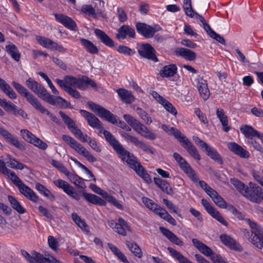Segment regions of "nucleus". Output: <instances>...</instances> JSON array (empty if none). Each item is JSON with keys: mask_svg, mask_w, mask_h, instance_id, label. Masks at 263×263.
Segmentation results:
<instances>
[{"mask_svg": "<svg viewBox=\"0 0 263 263\" xmlns=\"http://www.w3.org/2000/svg\"><path fill=\"white\" fill-rule=\"evenodd\" d=\"M87 105L92 111L97 113L99 117L104 118L108 122L113 124H116L123 129L126 128L127 124L125 122L121 120H119V122H118V120L115 115L101 105L97 104L91 101H88Z\"/></svg>", "mask_w": 263, "mask_h": 263, "instance_id": "obj_1", "label": "nucleus"}, {"mask_svg": "<svg viewBox=\"0 0 263 263\" xmlns=\"http://www.w3.org/2000/svg\"><path fill=\"white\" fill-rule=\"evenodd\" d=\"M62 139L79 154L84 157L87 161L90 162H94L97 161V159L88 151L71 137L63 135L62 136Z\"/></svg>", "mask_w": 263, "mask_h": 263, "instance_id": "obj_2", "label": "nucleus"}, {"mask_svg": "<svg viewBox=\"0 0 263 263\" xmlns=\"http://www.w3.org/2000/svg\"><path fill=\"white\" fill-rule=\"evenodd\" d=\"M59 115L64 123L67 126L71 132L82 142H89L91 138L87 135H83L81 130L77 126L75 122L62 111H60Z\"/></svg>", "mask_w": 263, "mask_h": 263, "instance_id": "obj_3", "label": "nucleus"}, {"mask_svg": "<svg viewBox=\"0 0 263 263\" xmlns=\"http://www.w3.org/2000/svg\"><path fill=\"white\" fill-rule=\"evenodd\" d=\"M249 225L252 229L251 236L249 240L256 247L259 249L263 248V229L254 222L250 219Z\"/></svg>", "mask_w": 263, "mask_h": 263, "instance_id": "obj_4", "label": "nucleus"}, {"mask_svg": "<svg viewBox=\"0 0 263 263\" xmlns=\"http://www.w3.org/2000/svg\"><path fill=\"white\" fill-rule=\"evenodd\" d=\"M243 196L250 201L259 203L263 197V191L262 189L254 184L250 183V186H247Z\"/></svg>", "mask_w": 263, "mask_h": 263, "instance_id": "obj_5", "label": "nucleus"}, {"mask_svg": "<svg viewBox=\"0 0 263 263\" xmlns=\"http://www.w3.org/2000/svg\"><path fill=\"white\" fill-rule=\"evenodd\" d=\"M12 85L16 91L35 108L40 102L35 97L30 93L24 86L15 81L12 82Z\"/></svg>", "mask_w": 263, "mask_h": 263, "instance_id": "obj_6", "label": "nucleus"}, {"mask_svg": "<svg viewBox=\"0 0 263 263\" xmlns=\"http://www.w3.org/2000/svg\"><path fill=\"white\" fill-rule=\"evenodd\" d=\"M121 159L123 161L126 162L129 166L134 170L139 176L146 172L141 164L137 162L136 158L129 152H127V154L124 155L121 158Z\"/></svg>", "mask_w": 263, "mask_h": 263, "instance_id": "obj_7", "label": "nucleus"}, {"mask_svg": "<svg viewBox=\"0 0 263 263\" xmlns=\"http://www.w3.org/2000/svg\"><path fill=\"white\" fill-rule=\"evenodd\" d=\"M103 133L106 141L113 147L121 158L127 154L128 151L122 146L109 132L104 130Z\"/></svg>", "mask_w": 263, "mask_h": 263, "instance_id": "obj_8", "label": "nucleus"}, {"mask_svg": "<svg viewBox=\"0 0 263 263\" xmlns=\"http://www.w3.org/2000/svg\"><path fill=\"white\" fill-rule=\"evenodd\" d=\"M26 85L42 100L44 99L48 92L47 89L43 86L31 78L26 80Z\"/></svg>", "mask_w": 263, "mask_h": 263, "instance_id": "obj_9", "label": "nucleus"}, {"mask_svg": "<svg viewBox=\"0 0 263 263\" xmlns=\"http://www.w3.org/2000/svg\"><path fill=\"white\" fill-rule=\"evenodd\" d=\"M108 223L109 226L115 232L122 236H125L126 235V231H130V227L128 225L127 223L121 218L118 219V222L111 220H108Z\"/></svg>", "mask_w": 263, "mask_h": 263, "instance_id": "obj_10", "label": "nucleus"}, {"mask_svg": "<svg viewBox=\"0 0 263 263\" xmlns=\"http://www.w3.org/2000/svg\"><path fill=\"white\" fill-rule=\"evenodd\" d=\"M122 136L127 142L133 143L136 146L142 149L144 152L150 154H153L154 153L150 146L147 145L144 142L139 140L137 137L126 133L123 134Z\"/></svg>", "mask_w": 263, "mask_h": 263, "instance_id": "obj_11", "label": "nucleus"}, {"mask_svg": "<svg viewBox=\"0 0 263 263\" xmlns=\"http://www.w3.org/2000/svg\"><path fill=\"white\" fill-rule=\"evenodd\" d=\"M138 53L143 58L156 62L158 59L155 54V50L148 43L143 44L138 49Z\"/></svg>", "mask_w": 263, "mask_h": 263, "instance_id": "obj_12", "label": "nucleus"}, {"mask_svg": "<svg viewBox=\"0 0 263 263\" xmlns=\"http://www.w3.org/2000/svg\"><path fill=\"white\" fill-rule=\"evenodd\" d=\"M202 205L205 209L214 218L225 226H228V223L225 220L220 213L215 209L206 200L202 199L201 200Z\"/></svg>", "mask_w": 263, "mask_h": 263, "instance_id": "obj_13", "label": "nucleus"}, {"mask_svg": "<svg viewBox=\"0 0 263 263\" xmlns=\"http://www.w3.org/2000/svg\"><path fill=\"white\" fill-rule=\"evenodd\" d=\"M43 100L47 102L51 105L57 106L60 108H66L68 107L69 105L70 104L69 102L61 97L57 96L54 97L48 92Z\"/></svg>", "mask_w": 263, "mask_h": 263, "instance_id": "obj_14", "label": "nucleus"}, {"mask_svg": "<svg viewBox=\"0 0 263 263\" xmlns=\"http://www.w3.org/2000/svg\"><path fill=\"white\" fill-rule=\"evenodd\" d=\"M179 141L182 143V146L187 151L191 156L198 160L201 159L200 156L197 148L185 136L183 135L179 139Z\"/></svg>", "mask_w": 263, "mask_h": 263, "instance_id": "obj_15", "label": "nucleus"}, {"mask_svg": "<svg viewBox=\"0 0 263 263\" xmlns=\"http://www.w3.org/2000/svg\"><path fill=\"white\" fill-rule=\"evenodd\" d=\"M136 29L138 32L142 34L145 37L151 38L156 31L160 30L161 28L158 27L157 28H155L145 23H137L136 24Z\"/></svg>", "mask_w": 263, "mask_h": 263, "instance_id": "obj_16", "label": "nucleus"}, {"mask_svg": "<svg viewBox=\"0 0 263 263\" xmlns=\"http://www.w3.org/2000/svg\"><path fill=\"white\" fill-rule=\"evenodd\" d=\"M55 20L63 25L67 28L72 31H76L78 27L75 22L70 17L62 14H54Z\"/></svg>", "mask_w": 263, "mask_h": 263, "instance_id": "obj_17", "label": "nucleus"}, {"mask_svg": "<svg viewBox=\"0 0 263 263\" xmlns=\"http://www.w3.org/2000/svg\"><path fill=\"white\" fill-rule=\"evenodd\" d=\"M20 193L26 198L33 202H37L39 200L38 196L34 192L26 185L24 182L21 183L17 186Z\"/></svg>", "mask_w": 263, "mask_h": 263, "instance_id": "obj_18", "label": "nucleus"}, {"mask_svg": "<svg viewBox=\"0 0 263 263\" xmlns=\"http://www.w3.org/2000/svg\"><path fill=\"white\" fill-rule=\"evenodd\" d=\"M219 238L222 243L230 249L235 251H241L239 244L230 236L227 234H221Z\"/></svg>", "mask_w": 263, "mask_h": 263, "instance_id": "obj_19", "label": "nucleus"}, {"mask_svg": "<svg viewBox=\"0 0 263 263\" xmlns=\"http://www.w3.org/2000/svg\"><path fill=\"white\" fill-rule=\"evenodd\" d=\"M197 88L200 96L204 100H206L210 97V92L208 87V83L206 80L203 79V78L198 76L197 79Z\"/></svg>", "mask_w": 263, "mask_h": 263, "instance_id": "obj_20", "label": "nucleus"}, {"mask_svg": "<svg viewBox=\"0 0 263 263\" xmlns=\"http://www.w3.org/2000/svg\"><path fill=\"white\" fill-rule=\"evenodd\" d=\"M126 36L134 38L135 36V30L128 25H123L119 28L118 33L116 35L117 38L120 40H123Z\"/></svg>", "mask_w": 263, "mask_h": 263, "instance_id": "obj_21", "label": "nucleus"}, {"mask_svg": "<svg viewBox=\"0 0 263 263\" xmlns=\"http://www.w3.org/2000/svg\"><path fill=\"white\" fill-rule=\"evenodd\" d=\"M228 146L231 151L241 158H248L250 156V154L247 150L235 142L229 143Z\"/></svg>", "mask_w": 263, "mask_h": 263, "instance_id": "obj_22", "label": "nucleus"}, {"mask_svg": "<svg viewBox=\"0 0 263 263\" xmlns=\"http://www.w3.org/2000/svg\"><path fill=\"white\" fill-rule=\"evenodd\" d=\"M228 146L231 151L241 158H248L250 156V154L247 150L235 142L229 143Z\"/></svg>", "mask_w": 263, "mask_h": 263, "instance_id": "obj_23", "label": "nucleus"}, {"mask_svg": "<svg viewBox=\"0 0 263 263\" xmlns=\"http://www.w3.org/2000/svg\"><path fill=\"white\" fill-rule=\"evenodd\" d=\"M161 233L172 242L179 246H183V242L178 236L169 230L160 227L159 228Z\"/></svg>", "mask_w": 263, "mask_h": 263, "instance_id": "obj_24", "label": "nucleus"}, {"mask_svg": "<svg viewBox=\"0 0 263 263\" xmlns=\"http://www.w3.org/2000/svg\"><path fill=\"white\" fill-rule=\"evenodd\" d=\"M179 165L194 182L196 183L198 182V176L185 160L180 163Z\"/></svg>", "mask_w": 263, "mask_h": 263, "instance_id": "obj_25", "label": "nucleus"}, {"mask_svg": "<svg viewBox=\"0 0 263 263\" xmlns=\"http://www.w3.org/2000/svg\"><path fill=\"white\" fill-rule=\"evenodd\" d=\"M95 33L98 38L106 46L109 47L115 46L114 41L104 31L99 29H96Z\"/></svg>", "mask_w": 263, "mask_h": 263, "instance_id": "obj_26", "label": "nucleus"}, {"mask_svg": "<svg viewBox=\"0 0 263 263\" xmlns=\"http://www.w3.org/2000/svg\"><path fill=\"white\" fill-rule=\"evenodd\" d=\"M155 183L164 193L168 195H172L174 192L170 184L164 180L158 177L154 178Z\"/></svg>", "mask_w": 263, "mask_h": 263, "instance_id": "obj_27", "label": "nucleus"}, {"mask_svg": "<svg viewBox=\"0 0 263 263\" xmlns=\"http://www.w3.org/2000/svg\"><path fill=\"white\" fill-rule=\"evenodd\" d=\"M177 71V67L175 64H170L162 67L159 74L162 78H169L174 76Z\"/></svg>", "mask_w": 263, "mask_h": 263, "instance_id": "obj_28", "label": "nucleus"}, {"mask_svg": "<svg viewBox=\"0 0 263 263\" xmlns=\"http://www.w3.org/2000/svg\"><path fill=\"white\" fill-rule=\"evenodd\" d=\"M0 89L4 92L9 98L15 99L17 98V95L12 89L10 86L1 78H0Z\"/></svg>", "mask_w": 263, "mask_h": 263, "instance_id": "obj_29", "label": "nucleus"}, {"mask_svg": "<svg viewBox=\"0 0 263 263\" xmlns=\"http://www.w3.org/2000/svg\"><path fill=\"white\" fill-rule=\"evenodd\" d=\"M66 176L68 177L69 181L76 186L82 189H85L86 187L84 179L76 173H71L70 172H68V175H66Z\"/></svg>", "mask_w": 263, "mask_h": 263, "instance_id": "obj_30", "label": "nucleus"}, {"mask_svg": "<svg viewBox=\"0 0 263 263\" xmlns=\"http://www.w3.org/2000/svg\"><path fill=\"white\" fill-rule=\"evenodd\" d=\"M192 242L194 246L197 248L198 250L205 256H209V255H211L213 251L210 247L197 239H192Z\"/></svg>", "mask_w": 263, "mask_h": 263, "instance_id": "obj_31", "label": "nucleus"}, {"mask_svg": "<svg viewBox=\"0 0 263 263\" xmlns=\"http://www.w3.org/2000/svg\"><path fill=\"white\" fill-rule=\"evenodd\" d=\"M176 53L177 55H180L189 61H193L196 58V54L195 52L186 48H178Z\"/></svg>", "mask_w": 263, "mask_h": 263, "instance_id": "obj_32", "label": "nucleus"}, {"mask_svg": "<svg viewBox=\"0 0 263 263\" xmlns=\"http://www.w3.org/2000/svg\"><path fill=\"white\" fill-rule=\"evenodd\" d=\"M80 112L83 116L86 118L88 124L92 127H98V125L100 122L99 119L93 114L84 110H81Z\"/></svg>", "mask_w": 263, "mask_h": 263, "instance_id": "obj_33", "label": "nucleus"}, {"mask_svg": "<svg viewBox=\"0 0 263 263\" xmlns=\"http://www.w3.org/2000/svg\"><path fill=\"white\" fill-rule=\"evenodd\" d=\"M216 115L222 124L223 131L228 132L231 129V127L228 125V117L224 114L223 110L221 108H217Z\"/></svg>", "mask_w": 263, "mask_h": 263, "instance_id": "obj_34", "label": "nucleus"}, {"mask_svg": "<svg viewBox=\"0 0 263 263\" xmlns=\"http://www.w3.org/2000/svg\"><path fill=\"white\" fill-rule=\"evenodd\" d=\"M117 92L121 100L127 104H130L134 100V97L131 92L125 89L119 88Z\"/></svg>", "mask_w": 263, "mask_h": 263, "instance_id": "obj_35", "label": "nucleus"}, {"mask_svg": "<svg viewBox=\"0 0 263 263\" xmlns=\"http://www.w3.org/2000/svg\"><path fill=\"white\" fill-rule=\"evenodd\" d=\"M83 196L86 200L95 204L105 205L106 203L104 200L94 194L84 193Z\"/></svg>", "mask_w": 263, "mask_h": 263, "instance_id": "obj_36", "label": "nucleus"}, {"mask_svg": "<svg viewBox=\"0 0 263 263\" xmlns=\"http://www.w3.org/2000/svg\"><path fill=\"white\" fill-rule=\"evenodd\" d=\"M204 151L206 152V155L211 159H213L220 164H223V162L222 157L214 148L208 145V147H206Z\"/></svg>", "mask_w": 263, "mask_h": 263, "instance_id": "obj_37", "label": "nucleus"}, {"mask_svg": "<svg viewBox=\"0 0 263 263\" xmlns=\"http://www.w3.org/2000/svg\"><path fill=\"white\" fill-rule=\"evenodd\" d=\"M240 130L245 136L247 138L250 139V140L256 137L257 134H258V132L252 126L248 125L242 126L240 128Z\"/></svg>", "mask_w": 263, "mask_h": 263, "instance_id": "obj_38", "label": "nucleus"}, {"mask_svg": "<svg viewBox=\"0 0 263 263\" xmlns=\"http://www.w3.org/2000/svg\"><path fill=\"white\" fill-rule=\"evenodd\" d=\"M80 41L85 50L89 53L91 54H96L98 52L99 49L98 47L91 41L83 38L81 39Z\"/></svg>", "mask_w": 263, "mask_h": 263, "instance_id": "obj_39", "label": "nucleus"}, {"mask_svg": "<svg viewBox=\"0 0 263 263\" xmlns=\"http://www.w3.org/2000/svg\"><path fill=\"white\" fill-rule=\"evenodd\" d=\"M167 250L172 256L178 260L180 263H192L187 258L176 250L171 247H168Z\"/></svg>", "mask_w": 263, "mask_h": 263, "instance_id": "obj_40", "label": "nucleus"}, {"mask_svg": "<svg viewBox=\"0 0 263 263\" xmlns=\"http://www.w3.org/2000/svg\"><path fill=\"white\" fill-rule=\"evenodd\" d=\"M6 51L11 55L15 61L18 62L20 59V54L18 52L16 46L13 44H10L6 46Z\"/></svg>", "mask_w": 263, "mask_h": 263, "instance_id": "obj_41", "label": "nucleus"}, {"mask_svg": "<svg viewBox=\"0 0 263 263\" xmlns=\"http://www.w3.org/2000/svg\"><path fill=\"white\" fill-rule=\"evenodd\" d=\"M209 195L215 203L221 208L225 209L227 208V203L218 194V193L214 190Z\"/></svg>", "mask_w": 263, "mask_h": 263, "instance_id": "obj_42", "label": "nucleus"}, {"mask_svg": "<svg viewBox=\"0 0 263 263\" xmlns=\"http://www.w3.org/2000/svg\"><path fill=\"white\" fill-rule=\"evenodd\" d=\"M0 106L7 112L13 111L14 115H16L17 107L11 102L7 101L6 99L0 98Z\"/></svg>", "mask_w": 263, "mask_h": 263, "instance_id": "obj_43", "label": "nucleus"}, {"mask_svg": "<svg viewBox=\"0 0 263 263\" xmlns=\"http://www.w3.org/2000/svg\"><path fill=\"white\" fill-rule=\"evenodd\" d=\"M161 127L168 134L173 135L178 141L183 136L180 130L175 127L165 124H162Z\"/></svg>", "mask_w": 263, "mask_h": 263, "instance_id": "obj_44", "label": "nucleus"}, {"mask_svg": "<svg viewBox=\"0 0 263 263\" xmlns=\"http://www.w3.org/2000/svg\"><path fill=\"white\" fill-rule=\"evenodd\" d=\"M35 108L40 111L42 114H46L50 118V119L58 125H60L62 122L60 120L54 115L51 114L47 109L44 108L40 102Z\"/></svg>", "mask_w": 263, "mask_h": 263, "instance_id": "obj_45", "label": "nucleus"}, {"mask_svg": "<svg viewBox=\"0 0 263 263\" xmlns=\"http://www.w3.org/2000/svg\"><path fill=\"white\" fill-rule=\"evenodd\" d=\"M142 201L148 209L154 211L157 215L159 212H160V210L163 209L148 198L143 197Z\"/></svg>", "mask_w": 263, "mask_h": 263, "instance_id": "obj_46", "label": "nucleus"}, {"mask_svg": "<svg viewBox=\"0 0 263 263\" xmlns=\"http://www.w3.org/2000/svg\"><path fill=\"white\" fill-rule=\"evenodd\" d=\"M8 200L11 206L20 214H24L26 212L25 209L21 205L20 203L12 196H8Z\"/></svg>", "mask_w": 263, "mask_h": 263, "instance_id": "obj_47", "label": "nucleus"}, {"mask_svg": "<svg viewBox=\"0 0 263 263\" xmlns=\"http://www.w3.org/2000/svg\"><path fill=\"white\" fill-rule=\"evenodd\" d=\"M36 40L41 45L49 49H52L55 43V42L51 41L50 39L41 36H36Z\"/></svg>", "mask_w": 263, "mask_h": 263, "instance_id": "obj_48", "label": "nucleus"}, {"mask_svg": "<svg viewBox=\"0 0 263 263\" xmlns=\"http://www.w3.org/2000/svg\"><path fill=\"white\" fill-rule=\"evenodd\" d=\"M54 184L59 188L62 189L67 194L73 187L66 181L62 179L54 181Z\"/></svg>", "mask_w": 263, "mask_h": 263, "instance_id": "obj_49", "label": "nucleus"}, {"mask_svg": "<svg viewBox=\"0 0 263 263\" xmlns=\"http://www.w3.org/2000/svg\"><path fill=\"white\" fill-rule=\"evenodd\" d=\"M54 184L59 188L62 189L67 194L73 187L66 181L62 179L54 181Z\"/></svg>", "mask_w": 263, "mask_h": 263, "instance_id": "obj_50", "label": "nucleus"}, {"mask_svg": "<svg viewBox=\"0 0 263 263\" xmlns=\"http://www.w3.org/2000/svg\"><path fill=\"white\" fill-rule=\"evenodd\" d=\"M230 182L241 195H243L246 193V189L248 186L243 182L235 178L231 179Z\"/></svg>", "mask_w": 263, "mask_h": 263, "instance_id": "obj_51", "label": "nucleus"}, {"mask_svg": "<svg viewBox=\"0 0 263 263\" xmlns=\"http://www.w3.org/2000/svg\"><path fill=\"white\" fill-rule=\"evenodd\" d=\"M158 215L171 224L173 226L176 225V221L175 219L173 218L164 209L160 210V212H159Z\"/></svg>", "mask_w": 263, "mask_h": 263, "instance_id": "obj_52", "label": "nucleus"}, {"mask_svg": "<svg viewBox=\"0 0 263 263\" xmlns=\"http://www.w3.org/2000/svg\"><path fill=\"white\" fill-rule=\"evenodd\" d=\"M127 246L130 251L138 258H141L142 252L140 248L135 242H128Z\"/></svg>", "mask_w": 263, "mask_h": 263, "instance_id": "obj_53", "label": "nucleus"}, {"mask_svg": "<svg viewBox=\"0 0 263 263\" xmlns=\"http://www.w3.org/2000/svg\"><path fill=\"white\" fill-rule=\"evenodd\" d=\"M81 11L88 16H91L93 18H96V10L90 5H84L82 6Z\"/></svg>", "mask_w": 263, "mask_h": 263, "instance_id": "obj_54", "label": "nucleus"}, {"mask_svg": "<svg viewBox=\"0 0 263 263\" xmlns=\"http://www.w3.org/2000/svg\"><path fill=\"white\" fill-rule=\"evenodd\" d=\"M137 114L140 116V118L147 124H150L152 122L151 117L148 114L141 108L138 107L136 109Z\"/></svg>", "mask_w": 263, "mask_h": 263, "instance_id": "obj_55", "label": "nucleus"}, {"mask_svg": "<svg viewBox=\"0 0 263 263\" xmlns=\"http://www.w3.org/2000/svg\"><path fill=\"white\" fill-rule=\"evenodd\" d=\"M8 171L7 173H2L4 175L8 176L11 180L12 181L13 183L17 186L21 183L22 182V180L16 176L14 172L11 171L10 170L7 168Z\"/></svg>", "mask_w": 263, "mask_h": 263, "instance_id": "obj_56", "label": "nucleus"}, {"mask_svg": "<svg viewBox=\"0 0 263 263\" xmlns=\"http://www.w3.org/2000/svg\"><path fill=\"white\" fill-rule=\"evenodd\" d=\"M51 164L64 175H68L69 171L60 162L53 159L51 161Z\"/></svg>", "mask_w": 263, "mask_h": 263, "instance_id": "obj_57", "label": "nucleus"}, {"mask_svg": "<svg viewBox=\"0 0 263 263\" xmlns=\"http://www.w3.org/2000/svg\"><path fill=\"white\" fill-rule=\"evenodd\" d=\"M6 140L17 148L21 150L25 149V146L13 135H11Z\"/></svg>", "mask_w": 263, "mask_h": 263, "instance_id": "obj_58", "label": "nucleus"}, {"mask_svg": "<svg viewBox=\"0 0 263 263\" xmlns=\"http://www.w3.org/2000/svg\"><path fill=\"white\" fill-rule=\"evenodd\" d=\"M163 202L171 213H174L178 214V216H181V214L178 212V207L174 205L171 201L167 199H163Z\"/></svg>", "mask_w": 263, "mask_h": 263, "instance_id": "obj_59", "label": "nucleus"}, {"mask_svg": "<svg viewBox=\"0 0 263 263\" xmlns=\"http://www.w3.org/2000/svg\"><path fill=\"white\" fill-rule=\"evenodd\" d=\"M162 104L165 109L169 112L171 113L172 115L176 116L177 114V111L176 108L173 106V105L166 99L164 100Z\"/></svg>", "mask_w": 263, "mask_h": 263, "instance_id": "obj_60", "label": "nucleus"}, {"mask_svg": "<svg viewBox=\"0 0 263 263\" xmlns=\"http://www.w3.org/2000/svg\"><path fill=\"white\" fill-rule=\"evenodd\" d=\"M30 143L43 150H45L48 146L45 142L36 137L32 139Z\"/></svg>", "mask_w": 263, "mask_h": 263, "instance_id": "obj_61", "label": "nucleus"}, {"mask_svg": "<svg viewBox=\"0 0 263 263\" xmlns=\"http://www.w3.org/2000/svg\"><path fill=\"white\" fill-rule=\"evenodd\" d=\"M32 254L33 255L34 263H46L47 261V257H44L40 253L35 251L32 252Z\"/></svg>", "mask_w": 263, "mask_h": 263, "instance_id": "obj_62", "label": "nucleus"}, {"mask_svg": "<svg viewBox=\"0 0 263 263\" xmlns=\"http://www.w3.org/2000/svg\"><path fill=\"white\" fill-rule=\"evenodd\" d=\"M117 51L120 53L129 56L135 53L132 49L124 45L119 46L117 48Z\"/></svg>", "mask_w": 263, "mask_h": 263, "instance_id": "obj_63", "label": "nucleus"}, {"mask_svg": "<svg viewBox=\"0 0 263 263\" xmlns=\"http://www.w3.org/2000/svg\"><path fill=\"white\" fill-rule=\"evenodd\" d=\"M21 135L26 141L31 143L35 136L30 132L26 129H22L20 132Z\"/></svg>", "mask_w": 263, "mask_h": 263, "instance_id": "obj_64", "label": "nucleus"}]
</instances>
